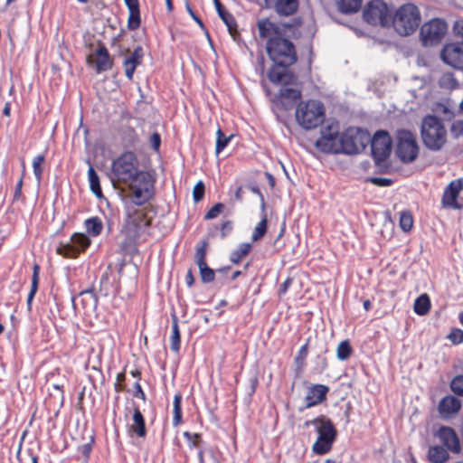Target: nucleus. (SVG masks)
Masks as SVG:
<instances>
[{
	"instance_id": "obj_16",
	"label": "nucleus",
	"mask_w": 463,
	"mask_h": 463,
	"mask_svg": "<svg viewBox=\"0 0 463 463\" xmlns=\"http://www.w3.org/2000/svg\"><path fill=\"white\" fill-rule=\"evenodd\" d=\"M137 182L140 183L139 185L130 187L132 190L131 200L136 206H141L151 198L153 185L150 184L146 174V179L141 178Z\"/></svg>"
},
{
	"instance_id": "obj_29",
	"label": "nucleus",
	"mask_w": 463,
	"mask_h": 463,
	"mask_svg": "<svg viewBox=\"0 0 463 463\" xmlns=\"http://www.w3.org/2000/svg\"><path fill=\"white\" fill-rule=\"evenodd\" d=\"M88 180L90 183V191L98 198H101L103 196V194H102V189H101L100 183H99V177L91 165H90V167L88 170Z\"/></svg>"
},
{
	"instance_id": "obj_25",
	"label": "nucleus",
	"mask_w": 463,
	"mask_h": 463,
	"mask_svg": "<svg viewBox=\"0 0 463 463\" xmlns=\"http://www.w3.org/2000/svg\"><path fill=\"white\" fill-rule=\"evenodd\" d=\"M421 18L418 7L407 3V35L414 32L420 24Z\"/></svg>"
},
{
	"instance_id": "obj_60",
	"label": "nucleus",
	"mask_w": 463,
	"mask_h": 463,
	"mask_svg": "<svg viewBox=\"0 0 463 463\" xmlns=\"http://www.w3.org/2000/svg\"><path fill=\"white\" fill-rule=\"evenodd\" d=\"M94 441V438L91 437L90 442L85 443L82 446L80 447V451L83 456L86 458H89L90 452H91V443Z\"/></svg>"
},
{
	"instance_id": "obj_27",
	"label": "nucleus",
	"mask_w": 463,
	"mask_h": 463,
	"mask_svg": "<svg viewBox=\"0 0 463 463\" xmlns=\"http://www.w3.org/2000/svg\"><path fill=\"white\" fill-rule=\"evenodd\" d=\"M219 17L222 20L225 25L228 28L229 33L232 37L234 41H238L240 37V33L237 30V22L234 16L229 13L227 10L219 14Z\"/></svg>"
},
{
	"instance_id": "obj_9",
	"label": "nucleus",
	"mask_w": 463,
	"mask_h": 463,
	"mask_svg": "<svg viewBox=\"0 0 463 463\" xmlns=\"http://www.w3.org/2000/svg\"><path fill=\"white\" fill-rule=\"evenodd\" d=\"M149 224L150 222L143 210L135 206H129L127 209V218L122 232L126 234L129 242H134Z\"/></svg>"
},
{
	"instance_id": "obj_4",
	"label": "nucleus",
	"mask_w": 463,
	"mask_h": 463,
	"mask_svg": "<svg viewBox=\"0 0 463 463\" xmlns=\"http://www.w3.org/2000/svg\"><path fill=\"white\" fill-rule=\"evenodd\" d=\"M146 179V173L139 171L136 155L127 151L114 159L111 164L112 183L137 182L139 179Z\"/></svg>"
},
{
	"instance_id": "obj_53",
	"label": "nucleus",
	"mask_w": 463,
	"mask_h": 463,
	"mask_svg": "<svg viewBox=\"0 0 463 463\" xmlns=\"http://www.w3.org/2000/svg\"><path fill=\"white\" fill-rule=\"evenodd\" d=\"M451 389L455 393L463 395V375H458L452 380Z\"/></svg>"
},
{
	"instance_id": "obj_7",
	"label": "nucleus",
	"mask_w": 463,
	"mask_h": 463,
	"mask_svg": "<svg viewBox=\"0 0 463 463\" xmlns=\"http://www.w3.org/2000/svg\"><path fill=\"white\" fill-rule=\"evenodd\" d=\"M370 142V133L361 128L351 127L339 136V154L355 155L363 152Z\"/></svg>"
},
{
	"instance_id": "obj_41",
	"label": "nucleus",
	"mask_w": 463,
	"mask_h": 463,
	"mask_svg": "<svg viewBox=\"0 0 463 463\" xmlns=\"http://www.w3.org/2000/svg\"><path fill=\"white\" fill-rule=\"evenodd\" d=\"M216 146H215V153L220 154L230 143L232 138V135L227 137L224 135L222 130L219 128L216 132Z\"/></svg>"
},
{
	"instance_id": "obj_32",
	"label": "nucleus",
	"mask_w": 463,
	"mask_h": 463,
	"mask_svg": "<svg viewBox=\"0 0 463 463\" xmlns=\"http://www.w3.org/2000/svg\"><path fill=\"white\" fill-rule=\"evenodd\" d=\"M428 456L433 463H443L449 457L447 450L440 446L430 447Z\"/></svg>"
},
{
	"instance_id": "obj_49",
	"label": "nucleus",
	"mask_w": 463,
	"mask_h": 463,
	"mask_svg": "<svg viewBox=\"0 0 463 463\" xmlns=\"http://www.w3.org/2000/svg\"><path fill=\"white\" fill-rule=\"evenodd\" d=\"M327 368V360L325 355L317 354L315 359L314 371L317 373H323Z\"/></svg>"
},
{
	"instance_id": "obj_61",
	"label": "nucleus",
	"mask_w": 463,
	"mask_h": 463,
	"mask_svg": "<svg viewBox=\"0 0 463 463\" xmlns=\"http://www.w3.org/2000/svg\"><path fill=\"white\" fill-rule=\"evenodd\" d=\"M186 10L187 12L189 13V14L191 15V17L196 22V24L202 28V29H204V24L203 23V21L201 20L200 17H198L195 13L192 10L191 6L189 5V4H186Z\"/></svg>"
},
{
	"instance_id": "obj_33",
	"label": "nucleus",
	"mask_w": 463,
	"mask_h": 463,
	"mask_svg": "<svg viewBox=\"0 0 463 463\" xmlns=\"http://www.w3.org/2000/svg\"><path fill=\"white\" fill-rule=\"evenodd\" d=\"M414 311L417 315L424 316L430 308V300L427 294H422L414 302Z\"/></svg>"
},
{
	"instance_id": "obj_22",
	"label": "nucleus",
	"mask_w": 463,
	"mask_h": 463,
	"mask_svg": "<svg viewBox=\"0 0 463 463\" xmlns=\"http://www.w3.org/2000/svg\"><path fill=\"white\" fill-rule=\"evenodd\" d=\"M95 54L97 56V59H96L97 73L107 71L112 68L113 61H112V59L109 55V52L105 45L100 44L99 46V48L96 49Z\"/></svg>"
},
{
	"instance_id": "obj_3",
	"label": "nucleus",
	"mask_w": 463,
	"mask_h": 463,
	"mask_svg": "<svg viewBox=\"0 0 463 463\" xmlns=\"http://www.w3.org/2000/svg\"><path fill=\"white\" fill-rule=\"evenodd\" d=\"M313 427L317 438L312 446L316 455L323 456L328 453L337 438V430L333 421L326 415L321 414L303 423V428Z\"/></svg>"
},
{
	"instance_id": "obj_35",
	"label": "nucleus",
	"mask_w": 463,
	"mask_h": 463,
	"mask_svg": "<svg viewBox=\"0 0 463 463\" xmlns=\"http://www.w3.org/2000/svg\"><path fill=\"white\" fill-rule=\"evenodd\" d=\"M171 341V350L175 353H178L180 351L181 346V336H180V331L178 326V322L176 317H174L173 323H172V335L170 337Z\"/></svg>"
},
{
	"instance_id": "obj_40",
	"label": "nucleus",
	"mask_w": 463,
	"mask_h": 463,
	"mask_svg": "<svg viewBox=\"0 0 463 463\" xmlns=\"http://www.w3.org/2000/svg\"><path fill=\"white\" fill-rule=\"evenodd\" d=\"M183 436L186 439L190 449H202L201 445L203 443V439L200 433H191L189 431H184Z\"/></svg>"
},
{
	"instance_id": "obj_23",
	"label": "nucleus",
	"mask_w": 463,
	"mask_h": 463,
	"mask_svg": "<svg viewBox=\"0 0 463 463\" xmlns=\"http://www.w3.org/2000/svg\"><path fill=\"white\" fill-rule=\"evenodd\" d=\"M460 405V402L458 398L446 396L440 401L439 411L443 417H449L458 411Z\"/></svg>"
},
{
	"instance_id": "obj_11",
	"label": "nucleus",
	"mask_w": 463,
	"mask_h": 463,
	"mask_svg": "<svg viewBox=\"0 0 463 463\" xmlns=\"http://www.w3.org/2000/svg\"><path fill=\"white\" fill-rule=\"evenodd\" d=\"M339 125L333 121L321 128V136L315 146L325 154H339Z\"/></svg>"
},
{
	"instance_id": "obj_37",
	"label": "nucleus",
	"mask_w": 463,
	"mask_h": 463,
	"mask_svg": "<svg viewBox=\"0 0 463 463\" xmlns=\"http://www.w3.org/2000/svg\"><path fill=\"white\" fill-rule=\"evenodd\" d=\"M397 140L396 156L402 163H405V128L397 131Z\"/></svg>"
},
{
	"instance_id": "obj_26",
	"label": "nucleus",
	"mask_w": 463,
	"mask_h": 463,
	"mask_svg": "<svg viewBox=\"0 0 463 463\" xmlns=\"http://www.w3.org/2000/svg\"><path fill=\"white\" fill-rule=\"evenodd\" d=\"M298 7V0H277L275 10L280 15L288 16L293 14Z\"/></svg>"
},
{
	"instance_id": "obj_19",
	"label": "nucleus",
	"mask_w": 463,
	"mask_h": 463,
	"mask_svg": "<svg viewBox=\"0 0 463 463\" xmlns=\"http://www.w3.org/2000/svg\"><path fill=\"white\" fill-rule=\"evenodd\" d=\"M144 57L143 48L138 45L134 51L127 56L123 61V67L125 70L126 77L131 80L133 79L134 72L138 65L141 64Z\"/></svg>"
},
{
	"instance_id": "obj_17",
	"label": "nucleus",
	"mask_w": 463,
	"mask_h": 463,
	"mask_svg": "<svg viewBox=\"0 0 463 463\" xmlns=\"http://www.w3.org/2000/svg\"><path fill=\"white\" fill-rule=\"evenodd\" d=\"M329 387L325 384H312L307 390L305 408L317 406L326 400Z\"/></svg>"
},
{
	"instance_id": "obj_62",
	"label": "nucleus",
	"mask_w": 463,
	"mask_h": 463,
	"mask_svg": "<svg viewBox=\"0 0 463 463\" xmlns=\"http://www.w3.org/2000/svg\"><path fill=\"white\" fill-rule=\"evenodd\" d=\"M23 178L21 177L16 184L14 193V201H18L22 195Z\"/></svg>"
},
{
	"instance_id": "obj_20",
	"label": "nucleus",
	"mask_w": 463,
	"mask_h": 463,
	"mask_svg": "<svg viewBox=\"0 0 463 463\" xmlns=\"http://www.w3.org/2000/svg\"><path fill=\"white\" fill-rule=\"evenodd\" d=\"M438 435L441 442L452 452H460V443L456 432L449 427H441Z\"/></svg>"
},
{
	"instance_id": "obj_47",
	"label": "nucleus",
	"mask_w": 463,
	"mask_h": 463,
	"mask_svg": "<svg viewBox=\"0 0 463 463\" xmlns=\"http://www.w3.org/2000/svg\"><path fill=\"white\" fill-rule=\"evenodd\" d=\"M80 297L81 298V302L84 305H90L91 307H96L98 298L93 291V289H85L80 293Z\"/></svg>"
},
{
	"instance_id": "obj_1",
	"label": "nucleus",
	"mask_w": 463,
	"mask_h": 463,
	"mask_svg": "<svg viewBox=\"0 0 463 463\" xmlns=\"http://www.w3.org/2000/svg\"><path fill=\"white\" fill-rule=\"evenodd\" d=\"M266 51L274 63L268 71L269 80L274 84H292L296 76L288 68L298 60L294 43L284 34L272 37L267 41Z\"/></svg>"
},
{
	"instance_id": "obj_45",
	"label": "nucleus",
	"mask_w": 463,
	"mask_h": 463,
	"mask_svg": "<svg viewBox=\"0 0 463 463\" xmlns=\"http://www.w3.org/2000/svg\"><path fill=\"white\" fill-rule=\"evenodd\" d=\"M207 246H208L207 241H201L198 243V245L196 247V250H195V261H196L197 265L206 262L205 257H206V252H207Z\"/></svg>"
},
{
	"instance_id": "obj_8",
	"label": "nucleus",
	"mask_w": 463,
	"mask_h": 463,
	"mask_svg": "<svg viewBox=\"0 0 463 463\" xmlns=\"http://www.w3.org/2000/svg\"><path fill=\"white\" fill-rule=\"evenodd\" d=\"M371 153L375 163L379 168L387 167V159L389 158L392 140L389 133L385 130H377L373 137L370 136Z\"/></svg>"
},
{
	"instance_id": "obj_13",
	"label": "nucleus",
	"mask_w": 463,
	"mask_h": 463,
	"mask_svg": "<svg viewBox=\"0 0 463 463\" xmlns=\"http://www.w3.org/2000/svg\"><path fill=\"white\" fill-rule=\"evenodd\" d=\"M90 243L91 241L86 234L76 232L71 235L70 242L60 244L56 251L64 258H77Z\"/></svg>"
},
{
	"instance_id": "obj_31",
	"label": "nucleus",
	"mask_w": 463,
	"mask_h": 463,
	"mask_svg": "<svg viewBox=\"0 0 463 463\" xmlns=\"http://www.w3.org/2000/svg\"><path fill=\"white\" fill-rule=\"evenodd\" d=\"M363 0H341L338 4V9L345 14H354L361 8Z\"/></svg>"
},
{
	"instance_id": "obj_54",
	"label": "nucleus",
	"mask_w": 463,
	"mask_h": 463,
	"mask_svg": "<svg viewBox=\"0 0 463 463\" xmlns=\"http://www.w3.org/2000/svg\"><path fill=\"white\" fill-rule=\"evenodd\" d=\"M38 283H39V266L34 265L33 274V278H32L31 290H30L32 295L36 294L37 289H38Z\"/></svg>"
},
{
	"instance_id": "obj_43",
	"label": "nucleus",
	"mask_w": 463,
	"mask_h": 463,
	"mask_svg": "<svg viewBox=\"0 0 463 463\" xmlns=\"http://www.w3.org/2000/svg\"><path fill=\"white\" fill-rule=\"evenodd\" d=\"M267 223H268L267 217L264 214L262 219L257 224V226L255 227V229L252 232L251 239L253 241H257L260 240L265 235V233L267 232Z\"/></svg>"
},
{
	"instance_id": "obj_48",
	"label": "nucleus",
	"mask_w": 463,
	"mask_h": 463,
	"mask_svg": "<svg viewBox=\"0 0 463 463\" xmlns=\"http://www.w3.org/2000/svg\"><path fill=\"white\" fill-rule=\"evenodd\" d=\"M307 352L308 345L306 343L299 348L298 355L295 357V363L298 368H302L304 366Z\"/></svg>"
},
{
	"instance_id": "obj_15",
	"label": "nucleus",
	"mask_w": 463,
	"mask_h": 463,
	"mask_svg": "<svg viewBox=\"0 0 463 463\" xmlns=\"http://www.w3.org/2000/svg\"><path fill=\"white\" fill-rule=\"evenodd\" d=\"M440 57L450 67L463 70V43L455 42L445 44L441 50Z\"/></svg>"
},
{
	"instance_id": "obj_2",
	"label": "nucleus",
	"mask_w": 463,
	"mask_h": 463,
	"mask_svg": "<svg viewBox=\"0 0 463 463\" xmlns=\"http://www.w3.org/2000/svg\"><path fill=\"white\" fill-rule=\"evenodd\" d=\"M364 19L372 25L392 26L401 36H405V4L393 13L383 0H371L363 13Z\"/></svg>"
},
{
	"instance_id": "obj_36",
	"label": "nucleus",
	"mask_w": 463,
	"mask_h": 463,
	"mask_svg": "<svg viewBox=\"0 0 463 463\" xmlns=\"http://www.w3.org/2000/svg\"><path fill=\"white\" fill-rule=\"evenodd\" d=\"M419 154V146L411 133L407 131V162L413 161Z\"/></svg>"
},
{
	"instance_id": "obj_55",
	"label": "nucleus",
	"mask_w": 463,
	"mask_h": 463,
	"mask_svg": "<svg viewBox=\"0 0 463 463\" xmlns=\"http://www.w3.org/2000/svg\"><path fill=\"white\" fill-rule=\"evenodd\" d=\"M449 338L454 344L463 343V330L458 328L453 329L450 332Z\"/></svg>"
},
{
	"instance_id": "obj_63",
	"label": "nucleus",
	"mask_w": 463,
	"mask_h": 463,
	"mask_svg": "<svg viewBox=\"0 0 463 463\" xmlns=\"http://www.w3.org/2000/svg\"><path fill=\"white\" fill-rule=\"evenodd\" d=\"M292 284V279L290 278H288L279 287V295H284L286 294V292L288 291V288L291 286Z\"/></svg>"
},
{
	"instance_id": "obj_39",
	"label": "nucleus",
	"mask_w": 463,
	"mask_h": 463,
	"mask_svg": "<svg viewBox=\"0 0 463 463\" xmlns=\"http://www.w3.org/2000/svg\"><path fill=\"white\" fill-rule=\"evenodd\" d=\"M353 352L352 346L348 340L341 341L336 349V356L340 361L347 360Z\"/></svg>"
},
{
	"instance_id": "obj_57",
	"label": "nucleus",
	"mask_w": 463,
	"mask_h": 463,
	"mask_svg": "<svg viewBox=\"0 0 463 463\" xmlns=\"http://www.w3.org/2000/svg\"><path fill=\"white\" fill-rule=\"evenodd\" d=\"M161 145V136L157 132H154L150 137V146L155 151H158Z\"/></svg>"
},
{
	"instance_id": "obj_12",
	"label": "nucleus",
	"mask_w": 463,
	"mask_h": 463,
	"mask_svg": "<svg viewBox=\"0 0 463 463\" xmlns=\"http://www.w3.org/2000/svg\"><path fill=\"white\" fill-rule=\"evenodd\" d=\"M448 30L446 22L435 18L424 24L420 28V40L425 46H433L441 42Z\"/></svg>"
},
{
	"instance_id": "obj_44",
	"label": "nucleus",
	"mask_w": 463,
	"mask_h": 463,
	"mask_svg": "<svg viewBox=\"0 0 463 463\" xmlns=\"http://www.w3.org/2000/svg\"><path fill=\"white\" fill-rule=\"evenodd\" d=\"M45 156L43 154L37 155L33 160V175L38 182L41 181L43 175L42 164L44 162Z\"/></svg>"
},
{
	"instance_id": "obj_42",
	"label": "nucleus",
	"mask_w": 463,
	"mask_h": 463,
	"mask_svg": "<svg viewBox=\"0 0 463 463\" xmlns=\"http://www.w3.org/2000/svg\"><path fill=\"white\" fill-rule=\"evenodd\" d=\"M200 276L203 283H211L215 279L214 270L210 268L207 263H203L198 265Z\"/></svg>"
},
{
	"instance_id": "obj_30",
	"label": "nucleus",
	"mask_w": 463,
	"mask_h": 463,
	"mask_svg": "<svg viewBox=\"0 0 463 463\" xmlns=\"http://www.w3.org/2000/svg\"><path fill=\"white\" fill-rule=\"evenodd\" d=\"M251 250V244L249 242H243L238 245V247L232 251L230 255V261L233 264H239L241 260L249 254Z\"/></svg>"
},
{
	"instance_id": "obj_58",
	"label": "nucleus",
	"mask_w": 463,
	"mask_h": 463,
	"mask_svg": "<svg viewBox=\"0 0 463 463\" xmlns=\"http://www.w3.org/2000/svg\"><path fill=\"white\" fill-rule=\"evenodd\" d=\"M370 182L378 186H389L392 184L391 179L383 177H372Z\"/></svg>"
},
{
	"instance_id": "obj_52",
	"label": "nucleus",
	"mask_w": 463,
	"mask_h": 463,
	"mask_svg": "<svg viewBox=\"0 0 463 463\" xmlns=\"http://www.w3.org/2000/svg\"><path fill=\"white\" fill-rule=\"evenodd\" d=\"M450 132L453 137L458 138L463 136V120H455L450 126Z\"/></svg>"
},
{
	"instance_id": "obj_56",
	"label": "nucleus",
	"mask_w": 463,
	"mask_h": 463,
	"mask_svg": "<svg viewBox=\"0 0 463 463\" xmlns=\"http://www.w3.org/2000/svg\"><path fill=\"white\" fill-rule=\"evenodd\" d=\"M453 33L457 38H460L463 43V19L457 20L453 24Z\"/></svg>"
},
{
	"instance_id": "obj_51",
	"label": "nucleus",
	"mask_w": 463,
	"mask_h": 463,
	"mask_svg": "<svg viewBox=\"0 0 463 463\" xmlns=\"http://www.w3.org/2000/svg\"><path fill=\"white\" fill-rule=\"evenodd\" d=\"M224 204L222 203H215L204 215L205 220H212L216 218L223 210Z\"/></svg>"
},
{
	"instance_id": "obj_21",
	"label": "nucleus",
	"mask_w": 463,
	"mask_h": 463,
	"mask_svg": "<svg viewBox=\"0 0 463 463\" xmlns=\"http://www.w3.org/2000/svg\"><path fill=\"white\" fill-rule=\"evenodd\" d=\"M300 98V90L294 88H281L279 95V102L285 110L291 109Z\"/></svg>"
},
{
	"instance_id": "obj_34",
	"label": "nucleus",
	"mask_w": 463,
	"mask_h": 463,
	"mask_svg": "<svg viewBox=\"0 0 463 463\" xmlns=\"http://www.w3.org/2000/svg\"><path fill=\"white\" fill-rule=\"evenodd\" d=\"M182 395L181 393H176L174 396L173 402V425L175 427L180 425L183 421V414H182Z\"/></svg>"
},
{
	"instance_id": "obj_28",
	"label": "nucleus",
	"mask_w": 463,
	"mask_h": 463,
	"mask_svg": "<svg viewBox=\"0 0 463 463\" xmlns=\"http://www.w3.org/2000/svg\"><path fill=\"white\" fill-rule=\"evenodd\" d=\"M86 232L92 237L99 236L103 230V222L98 216L90 217L84 222Z\"/></svg>"
},
{
	"instance_id": "obj_10",
	"label": "nucleus",
	"mask_w": 463,
	"mask_h": 463,
	"mask_svg": "<svg viewBox=\"0 0 463 463\" xmlns=\"http://www.w3.org/2000/svg\"><path fill=\"white\" fill-rule=\"evenodd\" d=\"M339 125L333 121L321 128V136L315 146L325 154H339Z\"/></svg>"
},
{
	"instance_id": "obj_50",
	"label": "nucleus",
	"mask_w": 463,
	"mask_h": 463,
	"mask_svg": "<svg viewBox=\"0 0 463 463\" xmlns=\"http://www.w3.org/2000/svg\"><path fill=\"white\" fill-rule=\"evenodd\" d=\"M205 186L202 181H199L194 187L193 190V199L194 203L200 202L204 195Z\"/></svg>"
},
{
	"instance_id": "obj_46",
	"label": "nucleus",
	"mask_w": 463,
	"mask_h": 463,
	"mask_svg": "<svg viewBox=\"0 0 463 463\" xmlns=\"http://www.w3.org/2000/svg\"><path fill=\"white\" fill-rule=\"evenodd\" d=\"M140 9L129 11V16L128 20V28L131 31L137 29L140 26Z\"/></svg>"
},
{
	"instance_id": "obj_6",
	"label": "nucleus",
	"mask_w": 463,
	"mask_h": 463,
	"mask_svg": "<svg viewBox=\"0 0 463 463\" xmlns=\"http://www.w3.org/2000/svg\"><path fill=\"white\" fill-rule=\"evenodd\" d=\"M326 118L324 104L319 100L309 99L299 102L296 109V119L305 129H314L321 125Z\"/></svg>"
},
{
	"instance_id": "obj_64",
	"label": "nucleus",
	"mask_w": 463,
	"mask_h": 463,
	"mask_svg": "<svg viewBox=\"0 0 463 463\" xmlns=\"http://www.w3.org/2000/svg\"><path fill=\"white\" fill-rule=\"evenodd\" d=\"M128 11L139 9L138 0H124Z\"/></svg>"
},
{
	"instance_id": "obj_18",
	"label": "nucleus",
	"mask_w": 463,
	"mask_h": 463,
	"mask_svg": "<svg viewBox=\"0 0 463 463\" xmlns=\"http://www.w3.org/2000/svg\"><path fill=\"white\" fill-rule=\"evenodd\" d=\"M289 24H279L270 22L269 19L260 20L258 22L259 33L261 38L271 39L272 37L281 36Z\"/></svg>"
},
{
	"instance_id": "obj_59",
	"label": "nucleus",
	"mask_w": 463,
	"mask_h": 463,
	"mask_svg": "<svg viewBox=\"0 0 463 463\" xmlns=\"http://www.w3.org/2000/svg\"><path fill=\"white\" fill-rule=\"evenodd\" d=\"M133 395L134 397L141 399L144 402L146 400V395L138 382H136L134 384Z\"/></svg>"
},
{
	"instance_id": "obj_14",
	"label": "nucleus",
	"mask_w": 463,
	"mask_h": 463,
	"mask_svg": "<svg viewBox=\"0 0 463 463\" xmlns=\"http://www.w3.org/2000/svg\"><path fill=\"white\" fill-rule=\"evenodd\" d=\"M463 180L456 179L451 181L445 188L441 204L444 208L459 210L463 208Z\"/></svg>"
},
{
	"instance_id": "obj_24",
	"label": "nucleus",
	"mask_w": 463,
	"mask_h": 463,
	"mask_svg": "<svg viewBox=\"0 0 463 463\" xmlns=\"http://www.w3.org/2000/svg\"><path fill=\"white\" fill-rule=\"evenodd\" d=\"M133 424L130 426V430L139 438H144L146 435V428L145 418L137 407L133 410Z\"/></svg>"
},
{
	"instance_id": "obj_38",
	"label": "nucleus",
	"mask_w": 463,
	"mask_h": 463,
	"mask_svg": "<svg viewBox=\"0 0 463 463\" xmlns=\"http://www.w3.org/2000/svg\"><path fill=\"white\" fill-rule=\"evenodd\" d=\"M439 84L441 88L447 90H454L458 87V82L451 72H446L441 75L439 80Z\"/></svg>"
},
{
	"instance_id": "obj_5",
	"label": "nucleus",
	"mask_w": 463,
	"mask_h": 463,
	"mask_svg": "<svg viewBox=\"0 0 463 463\" xmlns=\"http://www.w3.org/2000/svg\"><path fill=\"white\" fill-rule=\"evenodd\" d=\"M423 144L430 150L439 151L447 142V129L441 118L428 115L423 118L420 128Z\"/></svg>"
}]
</instances>
